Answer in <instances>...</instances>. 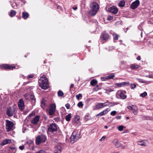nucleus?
<instances>
[{"label":"nucleus","mask_w":153,"mask_h":153,"mask_svg":"<svg viewBox=\"0 0 153 153\" xmlns=\"http://www.w3.org/2000/svg\"><path fill=\"white\" fill-rule=\"evenodd\" d=\"M114 39V40H117L118 39V35L116 33L113 34Z\"/></svg>","instance_id":"nucleus-38"},{"label":"nucleus","mask_w":153,"mask_h":153,"mask_svg":"<svg viewBox=\"0 0 153 153\" xmlns=\"http://www.w3.org/2000/svg\"><path fill=\"white\" fill-rule=\"evenodd\" d=\"M12 7H13L14 8V9H16V7H14V6L13 7V6H12Z\"/></svg>","instance_id":"nucleus-63"},{"label":"nucleus","mask_w":153,"mask_h":153,"mask_svg":"<svg viewBox=\"0 0 153 153\" xmlns=\"http://www.w3.org/2000/svg\"><path fill=\"white\" fill-rule=\"evenodd\" d=\"M137 59L138 60H140L141 59L140 57V56H138L137 58Z\"/></svg>","instance_id":"nucleus-56"},{"label":"nucleus","mask_w":153,"mask_h":153,"mask_svg":"<svg viewBox=\"0 0 153 153\" xmlns=\"http://www.w3.org/2000/svg\"><path fill=\"white\" fill-rule=\"evenodd\" d=\"M74 86V85L73 84H71L70 86V88H73Z\"/></svg>","instance_id":"nucleus-57"},{"label":"nucleus","mask_w":153,"mask_h":153,"mask_svg":"<svg viewBox=\"0 0 153 153\" xmlns=\"http://www.w3.org/2000/svg\"><path fill=\"white\" fill-rule=\"evenodd\" d=\"M35 153H46V152L44 150H41Z\"/></svg>","instance_id":"nucleus-44"},{"label":"nucleus","mask_w":153,"mask_h":153,"mask_svg":"<svg viewBox=\"0 0 153 153\" xmlns=\"http://www.w3.org/2000/svg\"><path fill=\"white\" fill-rule=\"evenodd\" d=\"M113 19V17H112L111 16H109L108 17L107 19L108 20H112Z\"/></svg>","instance_id":"nucleus-52"},{"label":"nucleus","mask_w":153,"mask_h":153,"mask_svg":"<svg viewBox=\"0 0 153 153\" xmlns=\"http://www.w3.org/2000/svg\"><path fill=\"white\" fill-rule=\"evenodd\" d=\"M126 118L127 119H129V117H126Z\"/></svg>","instance_id":"nucleus-62"},{"label":"nucleus","mask_w":153,"mask_h":153,"mask_svg":"<svg viewBox=\"0 0 153 153\" xmlns=\"http://www.w3.org/2000/svg\"><path fill=\"white\" fill-rule=\"evenodd\" d=\"M80 131L78 130H75L73 132L70 138V141L71 143H74L80 138Z\"/></svg>","instance_id":"nucleus-2"},{"label":"nucleus","mask_w":153,"mask_h":153,"mask_svg":"<svg viewBox=\"0 0 153 153\" xmlns=\"http://www.w3.org/2000/svg\"><path fill=\"white\" fill-rule=\"evenodd\" d=\"M137 80L140 82L143 83H146V84H149V81H144L143 79L137 78Z\"/></svg>","instance_id":"nucleus-24"},{"label":"nucleus","mask_w":153,"mask_h":153,"mask_svg":"<svg viewBox=\"0 0 153 153\" xmlns=\"http://www.w3.org/2000/svg\"><path fill=\"white\" fill-rule=\"evenodd\" d=\"M100 38L102 40L106 41L109 39L110 36L106 32H104L101 33Z\"/></svg>","instance_id":"nucleus-10"},{"label":"nucleus","mask_w":153,"mask_h":153,"mask_svg":"<svg viewBox=\"0 0 153 153\" xmlns=\"http://www.w3.org/2000/svg\"><path fill=\"white\" fill-rule=\"evenodd\" d=\"M140 4V1L138 0H136L133 2L131 4V9H134L137 8Z\"/></svg>","instance_id":"nucleus-13"},{"label":"nucleus","mask_w":153,"mask_h":153,"mask_svg":"<svg viewBox=\"0 0 153 153\" xmlns=\"http://www.w3.org/2000/svg\"><path fill=\"white\" fill-rule=\"evenodd\" d=\"M109 11L114 14L117 13L118 10L116 7L115 6H113L108 9Z\"/></svg>","instance_id":"nucleus-19"},{"label":"nucleus","mask_w":153,"mask_h":153,"mask_svg":"<svg viewBox=\"0 0 153 153\" xmlns=\"http://www.w3.org/2000/svg\"><path fill=\"white\" fill-rule=\"evenodd\" d=\"M140 67V66L136 64H133L130 66V68L132 70H135Z\"/></svg>","instance_id":"nucleus-22"},{"label":"nucleus","mask_w":153,"mask_h":153,"mask_svg":"<svg viewBox=\"0 0 153 153\" xmlns=\"http://www.w3.org/2000/svg\"><path fill=\"white\" fill-rule=\"evenodd\" d=\"M125 5V1L124 0L121 1L119 4V6L120 7H123Z\"/></svg>","instance_id":"nucleus-29"},{"label":"nucleus","mask_w":153,"mask_h":153,"mask_svg":"<svg viewBox=\"0 0 153 153\" xmlns=\"http://www.w3.org/2000/svg\"><path fill=\"white\" fill-rule=\"evenodd\" d=\"M11 140L10 139H6L3 141L1 145H4L11 142Z\"/></svg>","instance_id":"nucleus-23"},{"label":"nucleus","mask_w":153,"mask_h":153,"mask_svg":"<svg viewBox=\"0 0 153 153\" xmlns=\"http://www.w3.org/2000/svg\"><path fill=\"white\" fill-rule=\"evenodd\" d=\"M147 95V92H144L143 93L140 94V96L143 97H145Z\"/></svg>","instance_id":"nucleus-36"},{"label":"nucleus","mask_w":153,"mask_h":153,"mask_svg":"<svg viewBox=\"0 0 153 153\" xmlns=\"http://www.w3.org/2000/svg\"><path fill=\"white\" fill-rule=\"evenodd\" d=\"M56 108L55 104H51L49 110V114L50 115L52 116L54 113Z\"/></svg>","instance_id":"nucleus-6"},{"label":"nucleus","mask_w":153,"mask_h":153,"mask_svg":"<svg viewBox=\"0 0 153 153\" xmlns=\"http://www.w3.org/2000/svg\"><path fill=\"white\" fill-rule=\"evenodd\" d=\"M104 114H105V113H104L102 111V112H101L99 114L96 115V117H97L98 116H102V115H104Z\"/></svg>","instance_id":"nucleus-43"},{"label":"nucleus","mask_w":153,"mask_h":153,"mask_svg":"<svg viewBox=\"0 0 153 153\" xmlns=\"http://www.w3.org/2000/svg\"><path fill=\"white\" fill-rule=\"evenodd\" d=\"M121 116H118L116 117V119L117 120L120 119L121 118Z\"/></svg>","instance_id":"nucleus-53"},{"label":"nucleus","mask_w":153,"mask_h":153,"mask_svg":"<svg viewBox=\"0 0 153 153\" xmlns=\"http://www.w3.org/2000/svg\"><path fill=\"white\" fill-rule=\"evenodd\" d=\"M63 94V92L60 90L58 92V95L59 97H62Z\"/></svg>","instance_id":"nucleus-33"},{"label":"nucleus","mask_w":153,"mask_h":153,"mask_svg":"<svg viewBox=\"0 0 153 153\" xmlns=\"http://www.w3.org/2000/svg\"><path fill=\"white\" fill-rule=\"evenodd\" d=\"M46 139V136L44 135L41 134L38 135L36 138V144L39 145L41 143H44Z\"/></svg>","instance_id":"nucleus-4"},{"label":"nucleus","mask_w":153,"mask_h":153,"mask_svg":"<svg viewBox=\"0 0 153 153\" xmlns=\"http://www.w3.org/2000/svg\"><path fill=\"white\" fill-rule=\"evenodd\" d=\"M114 75L113 74H111L107 76L108 79H111L114 77Z\"/></svg>","instance_id":"nucleus-35"},{"label":"nucleus","mask_w":153,"mask_h":153,"mask_svg":"<svg viewBox=\"0 0 153 153\" xmlns=\"http://www.w3.org/2000/svg\"><path fill=\"white\" fill-rule=\"evenodd\" d=\"M33 74H30V75H29L27 77V78L29 79L30 78H33Z\"/></svg>","instance_id":"nucleus-50"},{"label":"nucleus","mask_w":153,"mask_h":153,"mask_svg":"<svg viewBox=\"0 0 153 153\" xmlns=\"http://www.w3.org/2000/svg\"><path fill=\"white\" fill-rule=\"evenodd\" d=\"M15 109L13 108V110L11 107L8 108L7 111V114L9 117H11L13 116Z\"/></svg>","instance_id":"nucleus-11"},{"label":"nucleus","mask_w":153,"mask_h":153,"mask_svg":"<svg viewBox=\"0 0 153 153\" xmlns=\"http://www.w3.org/2000/svg\"><path fill=\"white\" fill-rule=\"evenodd\" d=\"M147 141L146 140H143L137 142L138 145L144 146H146L148 145Z\"/></svg>","instance_id":"nucleus-20"},{"label":"nucleus","mask_w":153,"mask_h":153,"mask_svg":"<svg viewBox=\"0 0 153 153\" xmlns=\"http://www.w3.org/2000/svg\"><path fill=\"white\" fill-rule=\"evenodd\" d=\"M80 120V117L78 116H76L75 117V120L76 122H79V120Z\"/></svg>","instance_id":"nucleus-40"},{"label":"nucleus","mask_w":153,"mask_h":153,"mask_svg":"<svg viewBox=\"0 0 153 153\" xmlns=\"http://www.w3.org/2000/svg\"><path fill=\"white\" fill-rule=\"evenodd\" d=\"M146 76V77H149V78H150V77H151L149 76H148V75L146 76Z\"/></svg>","instance_id":"nucleus-61"},{"label":"nucleus","mask_w":153,"mask_h":153,"mask_svg":"<svg viewBox=\"0 0 153 153\" xmlns=\"http://www.w3.org/2000/svg\"><path fill=\"white\" fill-rule=\"evenodd\" d=\"M108 108L106 109H105L104 110L102 111V112L104 113H105V114L106 113V111L108 112L109 111V110H108Z\"/></svg>","instance_id":"nucleus-51"},{"label":"nucleus","mask_w":153,"mask_h":153,"mask_svg":"<svg viewBox=\"0 0 153 153\" xmlns=\"http://www.w3.org/2000/svg\"><path fill=\"white\" fill-rule=\"evenodd\" d=\"M97 81L94 79L92 80L90 82L91 85L92 86L95 85L97 84Z\"/></svg>","instance_id":"nucleus-27"},{"label":"nucleus","mask_w":153,"mask_h":153,"mask_svg":"<svg viewBox=\"0 0 153 153\" xmlns=\"http://www.w3.org/2000/svg\"><path fill=\"white\" fill-rule=\"evenodd\" d=\"M129 83L128 82H123L120 83H116L115 85L117 87H120L126 85H129Z\"/></svg>","instance_id":"nucleus-18"},{"label":"nucleus","mask_w":153,"mask_h":153,"mask_svg":"<svg viewBox=\"0 0 153 153\" xmlns=\"http://www.w3.org/2000/svg\"><path fill=\"white\" fill-rule=\"evenodd\" d=\"M65 106L67 109H69L70 108V105L69 104L67 103L65 105Z\"/></svg>","instance_id":"nucleus-47"},{"label":"nucleus","mask_w":153,"mask_h":153,"mask_svg":"<svg viewBox=\"0 0 153 153\" xmlns=\"http://www.w3.org/2000/svg\"><path fill=\"white\" fill-rule=\"evenodd\" d=\"M41 106L42 108H44L45 106V100H43L41 102Z\"/></svg>","instance_id":"nucleus-30"},{"label":"nucleus","mask_w":153,"mask_h":153,"mask_svg":"<svg viewBox=\"0 0 153 153\" xmlns=\"http://www.w3.org/2000/svg\"><path fill=\"white\" fill-rule=\"evenodd\" d=\"M35 112H32L31 114H30L28 116V118L30 119V118H29L30 117L34 116L35 115Z\"/></svg>","instance_id":"nucleus-45"},{"label":"nucleus","mask_w":153,"mask_h":153,"mask_svg":"<svg viewBox=\"0 0 153 153\" xmlns=\"http://www.w3.org/2000/svg\"><path fill=\"white\" fill-rule=\"evenodd\" d=\"M62 151L61 144L56 145L54 150V153H60Z\"/></svg>","instance_id":"nucleus-15"},{"label":"nucleus","mask_w":153,"mask_h":153,"mask_svg":"<svg viewBox=\"0 0 153 153\" xmlns=\"http://www.w3.org/2000/svg\"><path fill=\"white\" fill-rule=\"evenodd\" d=\"M13 125L14 124L12 122L7 120H6V128L8 131L12 130Z\"/></svg>","instance_id":"nucleus-7"},{"label":"nucleus","mask_w":153,"mask_h":153,"mask_svg":"<svg viewBox=\"0 0 153 153\" xmlns=\"http://www.w3.org/2000/svg\"><path fill=\"white\" fill-rule=\"evenodd\" d=\"M60 118L59 117H56L54 119V120L56 122H58Z\"/></svg>","instance_id":"nucleus-49"},{"label":"nucleus","mask_w":153,"mask_h":153,"mask_svg":"<svg viewBox=\"0 0 153 153\" xmlns=\"http://www.w3.org/2000/svg\"><path fill=\"white\" fill-rule=\"evenodd\" d=\"M83 105L82 102H79L77 104V106L80 108L82 107Z\"/></svg>","instance_id":"nucleus-37"},{"label":"nucleus","mask_w":153,"mask_h":153,"mask_svg":"<svg viewBox=\"0 0 153 153\" xmlns=\"http://www.w3.org/2000/svg\"><path fill=\"white\" fill-rule=\"evenodd\" d=\"M112 143H113L116 147H119L122 146V142L119 141L117 139L114 140L112 142Z\"/></svg>","instance_id":"nucleus-12"},{"label":"nucleus","mask_w":153,"mask_h":153,"mask_svg":"<svg viewBox=\"0 0 153 153\" xmlns=\"http://www.w3.org/2000/svg\"><path fill=\"white\" fill-rule=\"evenodd\" d=\"M39 86L42 88L46 89L49 87L48 80L45 75H42L39 81Z\"/></svg>","instance_id":"nucleus-1"},{"label":"nucleus","mask_w":153,"mask_h":153,"mask_svg":"<svg viewBox=\"0 0 153 153\" xmlns=\"http://www.w3.org/2000/svg\"><path fill=\"white\" fill-rule=\"evenodd\" d=\"M2 68L5 69L13 70L15 68V66L12 65H9L6 64L2 65L1 66Z\"/></svg>","instance_id":"nucleus-9"},{"label":"nucleus","mask_w":153,"mask_h":153,"mask_svg":"<svg viewBox=\"0 0 153 153\" xmlns=\"http://www.w3.org/2000/svg\"><path fill=\"white\" fill-rule=\"evenodd\" d=\"M76 98L79 100L80 97H82V95L81 94H79L78 95H76Z\"/></svg>","instance_id":"nucleus-42"},{"label":"nucleus","mask_w":153,"mask_h":153,"mask_svg":"<svg viewBox=\"0 0 153 153\" xmlns=\"http://www.w3.org/2000/svg\"><path fill=\"white\" fill-rule=\"evenodd\" d=\"M116 113L117 112L116 111H113L111 112V114L112 116H114L116 114Z\"/></svg>","instance_id":"nucleus-46"},{"label":"nucleus","mask_w":153,"mask_h":153,"mask_svg":"<svg viewBox=\"0 0 153 153\" xmlns=\"http://www.w3.org/2000/svg\"><path fill=\"white\" fill-rule=\"evenodd\" d=\"M108 102V101L107 100L106 102L104 103H98L96 105V108L98 109L102 108L105 106H107L108 105H106V103Z\"/></svg>","instance_id":"nucleus-17"},{"label":"nucleus","mask_w":153,"mask_h":153,"mask_svg":"<svg viewBox=\"0 0 153 153\" xmlns=\"http://www.w3.org/2000/svg\"><path fill=\"white\" fill-rule=\"evenodd\" d=\"M16 12L14 10H11L9 15L11 17H13L15 15Z\"/></svg>","instance_id":"nucleus-28"},{"label":"nucleus","mask_w":153,"mask_h":153,"mask_svg":"<svg viewBox=\"0 0 153 153\" xmlns=\"http://www.w3.org/2000/svg\"><path fill=\"white\" fill-rule=\"evenodd\" d=\"M58 126L55 123H51L48 125V131L52 132L56 131Z\"/></svg>","instance_id":"nucleus-5"},{"label":"nucleus","mask_w":153,"mask_h":153,"mask_svg":"<svg viewBox=\"0 0 153 153\" xmlns=\"http://www.w3.org/2000/svg\"><path fill=\"white\" fill-rule=\"evenodd\" d=\"M117 94L122 99H124L126 97V96L121 91H118Z\"/></svg>","instance_id":"nucleus-21"},{"label":"nucleus","mask_w":153,"mask_h":153,"mask_svg":"<svg viewBox=\"0 0 153 153\" xmlns=\"http://www.w3.org/2000/svg\"><path fill=\"white\" fill-rule=\"evenodd\" d=\"M30 95L27 93L25 94L24 96L26 100H28L29 99V98L30 97Z\"/></svg>","instance_id":"nucleus-34"},{"label":"nucleus","mask_w":153,"mask_h":153,"mask_svg":"<svg viewBox=\"0 0 153 153\" xmlns=\"http://www.w3.org/2000/svg\"><path fill=\"white\" fill-rule=\"evenodd\" d=\"M73 9L74 10H77V7H73Z\"/></svg>","instance_id":"nucleus-58"},{"label":"nucleus","mask_w":153,"mask_h":153,"mask_svg":"<svg viewBox=\"0 0 153 153\" xmlns=\"http://www.w3.org/2000/svg\"><path fill=\"white\" fill-rule=\"evenodd\" d=\"M40 116L39 115H36L35 116L33 119L31 121L32 124L34 125L36 124L39 121Z\"/></svg>","instance_id":"nucleus-14"},{"label":"nucleus","mask_w":153,"mask_h":153,"mask_svg":"<svg viewBox=\"0 0 153 153\" xmlns=\"http://www.w3.org/2000/svg\"><path fill=\"white\" fill-rule=\"evenodd\" d=\"M71 113L69 114L68 115L66 116L65 117V120L67 121H69L70 120L71 117Z\"/></svg>","instance_id":"nucleus-26"},{"label":"nucleus","mask_w":153,"mask_h":153,"mask_svg":"<svg viewBox=\"0 0 153 153\" xmlns=\"http://www.w3.org/2000/svg\"><path fill=\"white\" fill-rule=\"evenodd\" d=\"M21 1L23 2L24 4H25V0H21Z\"/></svg>","instance_id":"nucleus-59"},{"label":"nucleus","mask_w":153,"mask_h":153,"mask_svg":"<svg viewBox=\"0 0 153 153\" xmlns=\"http://www.w3.org/2000/svg\"><path fill=\"white\" fill-rule=\"evenodd\" d=\"M117 104V103L116 102H110L109 103L107 106L109 107H111Z\"/></svg>","instance_id":"nucleus-32"},{"label":"nucleus","mask_w":153,"mask_h":153,"mask_svg":"<svg viewBox=\"0 0 153 153\" xmlns=\"http://www.w3.org/2000/svg\"><path fill=\"white\" fill-rule=\"evenodd\" d=\"M18 106L20 109L23 110L24 108V103L22 99H20L18 103Z\"/></svg>","instance_id":"nucleus-16"},{"label":"nucleus","mask_w":153,"mask_h":153,"mask_svg":"<svg viewBox=\"0 0 153 153\" xmlns=\"http://www.w3.org/2000/svg\"><path fill=\"white\" fill-rule=\"evenodd\" d=\"M125 147V146H124L123 147V148H124Z\"/></svg>","instance_id":"nucleus-64"},{"label":"nucleus","mask_w":153,"mask_h":153,"mask_svg":"<svg viewBox=\"0 0 153 153\" xmlns=\"http://www.w3.org/2000/svg\"><path fill=\"white\" fill-rule=\"evenodd\" d=\"M30 96V99L31 100H34V97L32 95H31Z\"/></svg>","instance_id":"nucleus-55"},{"label":"nucleus","mask_w":153,"mask_h":153,"mask_svg":"<svg viewBox=\"0 0 153 153\" xmlns=\"http://www.w3.org/2000/svg\"><path fill=\"white\" fill-rule=\"evenodd\" d=\"M24 146H20L19 147V149L21 150H22L24 149Z\"/></svg>","instance_id":"nucleus-54"},{"label":"nucleus","mask_w":153,"mask_h":153,"mask_svg":"<svg viewBox=\"0 0 153 153\" xmlns=\"http://www.w3.org/2000/svg\"><path fill=\"white\" fill-rule=\"evenodd\" d=\"M104 128H105L107 129V128H108V126H104Z\"/></svg>","instance_id":"nucleus-60"},{"label":"nucleus","mask_w":153,"mask_h":153,"mask_svg":"<svg viewBox=\"0 0 153 153\" xmlns=\"http://www.w3.org/2000/svg\"><path fill=\"white\" fill-rule=\"evenodd\" d=\"M136 87V85L134 83L132 84L131 85V89H134Z\"/></svg>","instance_id":"nucleus-41"},{"label":"nucleus","mask_w":153,"mask_h":153,"mask_svg":"<svg viewBox=\"0 0 153 153\" xmlns=\"http://www.w3.org/2000/svg\"><path fill=\"white\" fill-rule=\"evenodd\" d=\"M117 128L119 131H122L123 130V129L125 128L126 127L123 126H120L117 127Z\"/></svg>","instance_id":"nucleus-31"},{"label":"nucleus","mask_w":153,"mask_h":153,"mask_svg":"<svg viewBox=\"0 0 153 153\" xmlns=\"http://www.w3.org/2000/svg\"><path fill=\"white\" fill-rule=\"evenodd\" d=\"M91 10L90 13L91 15L94 16L97 13L99 9V6L96 2H93L90 4Z\"/></svg>","instance_id":"nucleus-3"},{"label":"nucleus","mask_w":153,"mask_h":153,"mask_svg":"<svg viewBox=\"0 0 153 153\" xmlns=\"http://www.w3.org/2000/svg\"><path fill=\"white\" fill-rule=\"evenodd\" d=\"M105 138V136H103L99 140L100 141H102V140H104Z\"/></svg>","instance_id":"nucleus-48"},{"label":"nucleus","mask_w":153,"mask_h":153,"mask_svg":"<svg viewBox=\"0 0 153 153\" xmlns=\"http://www.w3.org/2000/svg\"><path fill=\"white\" fill-rule=\"evenodd\" d=\"M101 80L102 81H105L108 79L107 76H105L104 77H102L101 78Z\"/></svg>","instance_id":"nucleus-39"},{"label":"nucleus","mask_w":153,"mask_h":153,"mask_svg":"<svg viewBox=\"0 0 153 153\" xmlns=\"http://www.w3.org/2000/svg\"><path fill=\"white\" fill-rule=\"evenodd\" d=\"M128 108L129 110L132 111L134 115H136L138 113V108L136 106L131 105L128 106Z\"/></svg>","instance_id":"nucleus-8"},{"label":"nucleus","mask_w":153,"mask_h":153,"mask_svg":"<svg viewBox=\"0 0 153 153\" xmlns=\"http://www.w3.org/2000/svg\"><path fill=\"white\" fill-rule=\"evenodd\" d=\"M22 15V17L24 19H26L28 18L29 15L28 13L26 12H23Z\"/></svg>","instance_id":"nucleus-25"}]
</instances>
